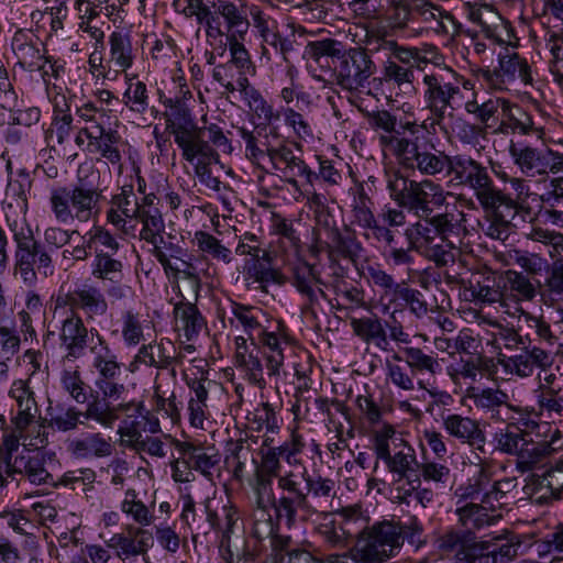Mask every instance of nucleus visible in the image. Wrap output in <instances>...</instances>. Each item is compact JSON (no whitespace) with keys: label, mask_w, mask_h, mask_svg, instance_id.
Returning a JSON list of instances; mask_svg holds the SVG:
<instances>
[{"label":"nucleus","mask_w":563,"mask_h":563,"mask_svg":"<svg viewBox=\"0 0 563 563\" xmlns=\"http://www.w3.org/2000/svg\"><path fill=\"white\" fill-rule=\"evenodd\" d=\"M456 185L465 186L474 191V196L486 212L487 236L505 241L512 231V220L522 206L504 190L499 189L490 177L486 166L471 156H452L449 172Z\"/></svg>","instance_id":"nucleus-1"},{"label":"nucleus","mask_w":563,"mask_h":563,"mask_svg":"<svg viewBox=\"0 0 563 563\" xmlns=\"http://www.w3.org/2000/svg\"><path fill=\"white\" fill-rule=\"evenodd\" d=\"M102 189L79 178L68 186H57L49 192V208L58 223H87L101 212Z\"/></svg>","instance_id":"nucleus-2"},{"label":"nucleus","mask_w":563,"mask_h":563,"mask_svg":"<svg viewBox=\"0 0 563 563\" xmlns=\"http://www.w3.org/2000/svg\"><path fill=\"white\" fill-rule=\"evenodd\" d=\"M386 187L398 207L420 219H428L444 206L449 195L441 184L430 178L410 179L398 169L386 172Z\"/></svg>","instance_id":"nucleus-3"},{"label":"nucleus","mask_w":563,"mask_h":563,"mask_svg":"<svg viewBox=\"0 0 563 563\" xmlns=\"http://www.w3.org/2000/svg\"><path fill=\"white\" fill-rule=\"evenodd\" d=\"M422 101L432 118L433 123L441 126L446 118H452L456 104L462 98L461 85L471 88L470 80H463L450 67L435 68L426 73L422 78Z\"/></svg>","instance_id":"nucleus-4"},{"label":"nucleus","mask_w":563,"mask_h":563,"mask_svg":"<svg viewBox=\"0 0 563 563\" xmlns=\"http://www.w3.org/2000/svg\"><path fill=\"white\" fill-rule=\"evenodd\" d=\"M373 440L376 457L385 462L388 471L397 476V482L407 481L408 488H398L404 493L399 498L411 496L412 490L421 485L419 475L415 474V466H418L415 450L401 438H396L395 429L389 424L375 430Z\"/></svg>","instance_id":"nucleus-5"},{"label":"nucleus","mask_w":563,"mask_h":563,"mask_svg":"<svg viewBox=\"0 0 563 563\" xmlns=\"http://www.w3.org/2000/svg\"><path fill=\"white\" fill-rule=\"evenodd\" d=\"M15 244L14 269L24 285L34 287L37 283V274L47 278L54 275L55 265L52 255L37 241L32 229L27 224L10 227Z\"/></svg>","instance_id":"nucleus-6"},{"label":"nucleus","mask_w":563,"mask_h":563,"mask_svg":"<svg viewBox=\"0 0 563 563\" xmlns=\"http://www.w3.org/2000/svg\"><path fill=\"white\" fill-rule=\"evenodd\" d=\"M311 201L318 206L313 229L314 246L319 251H325L332 261L342 257L355 262L363 252V246L355 233L349 229L344 233L341 232L336 220L321 202L318 194H313Z\"/></svg>","instance_id":"nucleus-7"},{"label":"nucleus","mask_w":563,"mask_h":563,"mask_svg":"<svg viewBox=\"0 0 563 563\" xmlns=\"http://www.w3.org/2000/svg\"><path fill=\"white\" fill-rule=\"evenodd\" d=\"M382 141L390 145L393 156L405 169L417 170L428 177L450 172L452 156L435 150L434 145H420L407 137H385Z\"/></svg>","instance_id":"nucleus-8"},{"label":"nucleus","mask_w":563,"mask_h":563,"mask_svg":"<svg viewBox=\"0 0 563 563\" xmlns=\"http://www.w3.org/2000/svg\"><path fill=\"white\" fill-rule=\"evenodd\" d=\"M356 544L347 554L356 563H384L395 555L404 543L402 530L391 522H380L372 527L364 523V533L357 537Z\"/></svg>","instance_id":"nucleus-9"},{"label":"nucleus","mask_w":563,"mask_h":563,"mask_svg":"<svg viewBox=\"0 0 563 563\" xmlns=\"http://www.w3.org/2000/svg\"><path fill=\"white\" fill-rule=\"evenodd\" d=\"M306 475V467L296 464L279 476L278 488L283 495L275 498L272 506L275 508L277 517L285 518L288 526L295 525L298 518L301 521H308Z\"/></svg>","instance_id":"nucleus-10"},{"label":"nucleus","mask_w":563,"mask_h":563,"mask_svg":"<svg viewBox=\"0 0 563 563\" xmlns=\"http://www.w3.org/2000/svg\"><path fill=\"white\" fill-rule=\"evenodd\" d=\"M364 523L360 508L345 507L323 514L317 531L329 548L341 550L349 548L364 533Z\"/></svg>","instance_id":"nucleus-11"},{"label":"nucleus","mask_w":563,"mask_h":563,"mask_svg":"<svg viewBox=\"0 0 563 563\" xmlns=\"http://www.w3.org/2000/svg\"><path fill=\"white\" fill-rule=\"evenodd\" d=\"M477 78L495 90H508L517 79L526 86L533 81L528 60L518 53L508 52L499 54L498 67L478 69Z\"/></svg>","instance_id":"nucleus-12"},{"label":"nucleus","mask_w":563,"mask_h":563,"mask_svg":"<svg viewBox=\"0 0 563 563\" xmlns=\"http://www.w3.org/2000/svg\"><path fill=\"white\" fill-rule=\"evenodd\" d=\"M509 155L514 164L528 177L555 174L563 169V155L552 150H539L511 141Z\"/></svg>","instance_id":"nucleus-13"},{"label":"nucleus","mask_w":563,"mask_h":563,"mask_svg":"<svg viewBox=\"0 0 563 563\" xmlns=\"http://www.w3.org/2000/svg\"><path fill=\"white\" fill-rule=\"evenodd\" d=\"M338 84L346 90H357L368 82L376 65L365 48L354 47L341 53L334 66Z\"/></svg>","instance_id":"nucleus-14"},{"label":"nucleus","mask_w":563,"mask_h":563,"mask_svg":"<svg viewBox=\"0 0 563 563\" xmlns=\"http://www.w3.org/2000/svg\"><path fill=\"white\" fill-rule=\"evenodd\" d=\"M291 285L303 299L302 311L314 313L325 297L322 289L324 283L316 267L303 261L296 263L291 268Z\"/></svg>","instance_id":"nucleus-15"},{"label":"nucleus","mask_w":563,"mask_h":563,"mask_svg":"<svg viewBox=\"0 0 563 563\" xmlns=\"http://www.w3.org/2000/svg\"><path fill=\"white\" fill-rule=\"evenodd\" d=\"M252 25L262 40V54L269 59L267 46L278 53L285 63H289V53L294 51V41L283 37L278 23L269 14L258 8L251 9Z\"/></svg>","instance_id":"nucleus-16"},{"label":"nucleus","mask_w":563,"mask_h":563,"mask_svg":"<svg viewBox=\"0 0 563 563\" xmlns=\"http://www.w3.org/2000/svg\"><path fill=\"white\" fill-rule=\"evenodd\" d=\"M300 153L301 148L299 146L294 148L284 142L278 144V150L271 159L274 169L280 172L286 177L287 184L294 188L298 187L297 177H303L309 185H312L313 178L317 177L316 173L302 159Z\"/></svg>","instance_id":"nucleus-17"},{"label":"nucleus","mask_w":563,"mask_h":563,"mask_svg":"<svg viewBox=\"0 0 563 563\" xmlns=\"http://www.w3.org/2000/svg\"><path fill=\"white\" fill-rule=\"evenodd\" d=\"M139 211V198L134 192V187L132 184H126L111 196L106 219L117 230L128 234V223L137 218Z\"/></svg>","instance_id":"nucleus-18"},{"label":"nucleus","mask_w":563,"mask_h":563,"mask_svg":"<svg viewBox=\"0 0 563 563\" xmlns=\"http://www.w3.org/2000/svg\"><path fill=\"white\" fill-rule=\"evenodd\" d=\"M437 549L441 553H453L452 563H474V556L481 545H476V537L471 531L450 529L435 538Z\"/></svg>","instance_id":"nucleus-19"},{"label":"nucleus","mask_w":563,"mask_h":563,"mask_svg":"<svg viewBox=\"0 0 563 563\" xmlns=\"http://www.w3.org/2000/svg\"><path fill=\"white\" fill-rule=\"evenodd\" d=\"M59 341L60 347L66 352L65 358L69 361L84 356L89 343H92L90 330L77 313H73L63 321Z\"/></svg>","instance_id":"nucleus-20"},{"label":"nucleus","mask_w":563,"mask_h":563,"mask_svg":"<svg viewBox=\"0 0 563 563\" xmlns=\"http://www.w3.org/2000/svg\"><path fill=\"white\" fill-rule=\"evenodd\" d=\"M136 416H129L118 429L120 445L135 450L148 434L157 433L161 430L159 421L144 415L143 404H137Z\"/></svg>","instance_id":"nucleus-21"},{"label":"nucleus","mask_w":563,"mask_h":563,"mask_svg":"<svg viewBox=\"0 0 563 563\" xmlns=\"http://www.w3.org/2000/svg\"><path fill=\"white\" fill-rule=\"evenodd\" d=\"M64 303L71 309L73 313L77 310L82 311L87 321L104 316L108 311L104 295L99 288L88 284L68 291L65 295Z\"/></svg>","instance_id":"nucleus-22"},{"label":"nucleus","mask_w":563,"mask_h":563,"mask_svg":"<svg viewBox=\"0 0 563 563\" xmlns=\"http://www.w3.org/2000/svg\"><path fill=\"white\" fill-rule=\"evenodd\" d=\"M128 533H115L108 541L107 547L117 550L121 560L145 554L153 547V534L141 527L128 526Z\"/></svg>","instance_id":"nucleus-23"},{"label":"nucleus","mask_w":563,"mask_h":563,"mask_svg":"<svg viewBox=\"0 0 563 563\" xmlns=\"http://www.w3.org/2000/svg\"><path fill=\"white\" fill-rule=\"evenodd\" d=\"M81 133L88 139L90 152L99 154L112 165H121L122 155L118 147L121 136L118 131L96 123L91 128H84Z\"/></svg>","instance_id":"nucleus-24"},{"label":"nucleus","mask_w":563,"mask_h":563,"mask_svg":"<svg viewBox=\"0 0 563 563\" xmlns=\"http://www.w3.org/2000/svg\"><path fill=\"white\" fill-rule=\"evenodd\" d=\"M45 457L36 450L24 449L13 461H8V474H22L35 485L46 484L52 478L45 468Z\"/></svg>","instance_id":"nucleus-25"},{"label":"nucleus","mask_w":563,"mask_h":563,"mask_svg":"<svg viewBox=\"0 0 563 563\" xmlns=\"http://www.w3.org/2000/svg\"><path fill=\"white\" fill-rule=\"evenodd\" d=\"M539 428L540 424L533 420L507 423L494 434L496 449L505 454L517 456L522 445H525L527 438L534 434V430Z\"/></svg>","instance_id":"nucleus-26"},{"label":"nucleus","mask_w":563,"mask_h":563,"mask_svg":"<svg viewBox=\"0 0 563 563\" xmlns=\"http://www.w3.org/2000/svg\"><path fill=\"white\" fill-rule=\"evenodd\" d=\"M152 245L151 254L162 265L166 274L177 275L184 273L188 277L194 275L189 272L192 265L183 258L185 250L177 243L165 241L163 235L159 236Z\"/></svg>","instance_id":"nucleus-27"},{"label":"nucleus","mask_w":563,"mask_h":563,"mask_svg":"<svg viewBox=\"0 0 563 563\" xmlns=\"http://www.w3.org/2000/svg\"><path fill=\"white\" fill-rule=\"evenodd\" d=\"M443 424L450 435L481 453H486V437L477 421L460 415H450L443 420Z\"/></svg>","instance_id":"nucleus-28"},{"label":"nucleus","mask_w":563,"mask_h":563,"mask_svg":"<svg viewBox=\"0 0 563 563\" xmlns=\"http://www.w3.org/2000/svg\"><path fill=\"white\" fill-rule=\"evenodd\" d=\"M416 13L417 19H420L430 30L438 34L455 35L460 32L461 24L453 14L430 1L417 3Z\"/></svg>","instance_id":"nucleus-29"},{"label":"nucleus","mask_w":563,"mask_h":563,"mask_svg":"<svg viewBox=\"0 0 563 563\" xmlns=\"http://www.w3.org/2000/svg\"><path fill=\"white\" fill-rule=\"evenodd\" d=\"M37 40L34 41L33 36L18 31L12 38V51L16 57V65L27 71L43 70L44 64L48 62L47 58L41 54L40 48L36 46Z\"/></svg>","instance_id":"nucleus-30"},{"label":"nucleus","mask_w":563,"mask_h":563,"mask_svg":"<svg viewBox=\"0 0 563 563\" xmlns=\"http://www.w3.org/2000/svg\"><path fill=\"white\" fill-rule=\"evenodd\" d=\"M306 492L308 493V520L312 515L328 514L331 500L335 496L334 482L318 476L317 478L306 475Z\"/></svg>","instance_id":"nucleus-31"},{"label":"nucleus","mask_w":563,"mask_h":563,"mask_svg":"<svg viewBox=\"0 0 563 563\" xmlns=\"http://www.w3.org/2000/svg\"><path fill=\"white\" fill-rule=\"evenodd\" d=\"M239 91L243 96L253 117L260 122L275 123L280 119V112L275 111L273 106L264 98L258 89L251 86L247 77H238Z\"/></svg>","instance_id":"nucleus-32"},{"label":"nucleus","mask_w":563,"mask_h":563,"mask_svg":"<svg viewBox=\"0 0 563 563\" xmlns=\"http://www.w3.org/2000/svg\"><path fill=\"white\" fill-rule=\"evenodd\" d=\"M351 327L354 334L366 344H373L382 351L389 350L390 343L386 329L378 317L354 318L351 320Z\"/></svg>","instance_id":"nucleus-33"},{"label":"nucleus","mask_w":563,"mask_h":563,"mask_svg":"<svg viewBox=\"0 0 563 563\" xmlns=\"http://www.w3.org/2000/svg\"><path fill=\"white\" fill-rule=\"evenodd\" d=\"M467 290L475 303L493 305L498 302L503 308L508 307L500 282H497L494 276H481L470 280Z\"/></svg>","instance_id":"nucleus-34"},{"label":"nucleus","mask_w":563,"mask_h":563,"mask_svg":"<svg viewBox=\"0 0 563 563\" xmlns=\"http://www.w3.org/2000/svg\"><path fill=\"white\" fill-rule=\"evenodd\" d=\"M244 274L247 279L253 283H257L261 286H265L269 283H284L283 274L278 269L272 267L271 255L267 251H263V253L258 254L257 257L246 261Z\"/></svg>","instance_id":"nucleus-35"},{"label":"nucleus","mask_w":563,"mask_h":563,"mask_svg":"<svg viewBox=\"0 0 563 563\" xmlns=\"http://www.w3.org/2000/svg\"><path fill=\"white\" fill-rule=\"evenodd\" d=\"M417 251L428 260L434 262L437 266L453 264L455 257L460 254L455 241L451 240L448 235L434 236Z\"/></svg>","instance_id":"nucleus-36"},{"label":"nucleus","mask_w":563,"mask_h":563,"mask_svg":"<svg viewBox=\"0 0 563 563\" xmlns=\"http://www.w3.org/2000/svg\"><path fill=\"white\" fill-rule=\"evenodd\" d=\"M483 1H472L467 5V16L473 22L481 26L482 32L489 40L498 44L504 41L496 33V23L501 21L500 14L495 11L490 5L482 3Z\"/></svg>","instance_id":"nucleus-37"},{"label":"nucleus","mask_w":563,"mask_h":563,"mask_svg":"<svg viewBox=\"0 0 563 563\" xmlns=\"http://www.w3.org/2000/svg\"><path fill=\"white\" fill-rule=\"evenodd\" d=\"M238 135L244 142V154L245 157L254 165L262 166V163L266 159L271 162L278 144H266L263 141L256 139L253 132H249V128L241 125L234 126Z\"/></svg>","instance_id":"nucleus-38"},{"label":"nucleus","mask_w":563,"mask_h":563,"mask_svg":"<svg viewBox=\"0 0 563 563\" xmlns=\"http://www.w3.org/2000/svg\"><path fill=\"white\" fill-rule=\"evenodd\" d=\"M552 452L551 444L545 440H536L529 435L517 455L516 465L521 472H527L542 463Z\"/></svg>","instance_id":"nucleus-39"},{"label":"nucleus","mask_w":563,"mask_h":563,"mask_svg":"<svg viewBox=\"0 0 563 563\" xmlns=\"http://www.w3.org/2000/svg\"><path fill=\"white\" fill-rule=\"evenodd\" d=\"M187 97L191 98L189 90H186L183 97L165 98L162 101L165 107L163 115L166 121V131L172 132L195 121L185 101Z\"/></svg>","instance_id":"nucleus-40"},{"label":"nucleus","mask_w":563,"mask_h":563,"mask_svg":"<svg viewBox=\"0 0 563 563\" xmlns=\"http://www.w3.org/2000/svg\"><path fill=\"white\" fill-rule=\"evenodd\" d=\"M504 298L514 297L516 301L532 300L536 296V288L530 279L516 271H506L500 277Z\"/></svg>","instance_id":"nucleus-41"},{"label":"nucleus","mask_w":563,"mask_h":563,"mask_svg":"<svg viewBox=\"0 0 563 563\" xmlns=\"http://www.w3.org/2000/svg\"><path fill=\"white\" fill-rule=\"evenodd\" d=\"M91 274L95 278L100 280L121 283L124 278V265L115 255H109L102 253V251H95Z\"/></svg>","instance_id":"nucleus-42"},{"label":"nucleus","mask_w":563,"mask_h":563,"mask_svg":"<svg viewBox=\"0 0 563 563\" xmlns=\"http://www.w3.org/2000/svg\"><path fill=\"white\" fill-rule=\"evenodd\" d=\"M214 8L216 13L224 20L225 29L231 38L244 37L246 35L251 23L236 4L219 0Z\"/></svg>","instance_id":"nucleus-43"},{"label":"nucleus","mask_w":563,"mask_h":563,"mask_svg":"<svg viewBox=\"0 0 563 563\" xmlns=\"http://www.w3.org/2000/svg\"><path fill=\"white\" fill-rule=\"evenodd\" d=\"M120 508L122 514L141 528L154 523L153 510L139 498V494L133 488L125 490Z\"/></svg>","instance_id":"nucleus-44"},{"label":"nucleus","mask_w":563,"mask_h":563,"mask_svg":"<svg viewBox=\"0 0 563 563\" xmlns=\"http://www.w3.org/2000/svg\"><path fill=\"white\" fill-rule=\"evenodd\" d=\"M389 305L407 308L416 318L421 319L429 312V303L424 295L416 288H411L407 282L402 280V285Z\"/></svg>","instance_id":"nucleus-45"},{"label":"nucleus","mask_w":563,"mask_h":563,"mask_svg":"<svg viewBox=\"0 0 563 563\" xmlns=\"http://www.w3.org/2000/svg\"><path fill=\"white\" fill-rule=\"evenodd\" d=\"M177 321L181 322L184 334L188 341L198 336L206 327V321L195 303L180 301L174 307Z\"/></svg>","instance_id":"nucleus-46"},{"label":"nucleus","mask_w":563,"mask_h":563,"mask_svg":"<svg viewBox=\"0 0 563 563\" xmlns=\"http://www.w3.org/2000/svg\"><path fill=\"white\" fill-rule=\"evenodd\" d=\"M488 324L495 329L490 334L492 339L488 343L499 351V355H501L500 351L503 347L508 351L522 350L523 345L526 346L529 341L528 335L522 336L514 328L505 327L496 320H489Z\"/></svg>","instance_id":"nucleus-47"},{"label":"nucleus","mask_w":563,"mask_h":563,"mask_svg":"<svg viewBox=\"0 0 563 563\" xmlns=\"http://www.w3.org/2000/svg\"><path fill=\"white\" fill-rule=\"evenodd\" d=\"M489 508L485 504H467L456 510L460 523L466 529L465 531L474 532L485 526L495 522L496 517L489 516L487 510Z\"/></svg>","instance_id":"nucleus-48"},{"label":"nucleus","mask_w":563,"mask_h":563,"mask_svg":"<svg viewBox=\"0 0 563 563\" xmlns=\"http://www.w3.org/2000/svg\"><path fill=\"white\" fill-rule=\"evenodd\" d=\"M366 119L372 130L384 132L379 135V144L391 153L390 145L382 140L385 137H402L401 133L397 130V117L387 110H376L367 112Z\"/></svg>","instance_id":"nucleus-49"},{"label":"nucleus","mask_w":563,"mask_h":563,"mask_svg":"<svg viewBox=\"0 0 563 563\" xmlns=\"http://www.w3.org/2000/svg\"><path fill=\"white\" fill-rule=\"evenodd\" d=\"M258 342L264 347L266 355V366L268 369V376H275L279 373V367L284 363L283 343L274 332L262 331L258 338Z\"/></svg>","instance_id":"nucleus-50"},{"label":"nucleus","mask_w":563,"mask_h":563,"mask_svg":"<svg viewBox=\"0 0 563 563\" xmlns=\"http://www.w3.org/2000/svg\"><path fill=\"white\" fill-rule=\"evenodd\" d=\"M499 109H501L504 114H507L511 109V104L507 100L500 98L488 99L482 103L476 99L465 102V111L468 114L475 115V118L484 124L485 128L488 126V121L496 115Z\"/></svg>","instance_id":"nucleus-51"},{"label":"nucleus","mask_w":563,"mask_h":563,"mask_svg":"<svg viewBox=\"0 0 563 563\" xmlns=\"http://www.w3.org/2000/svg\"><path fill=\"white\" fill-rule=\"evenodd\" d=\"M365 277L382 290L383 297L387 298L388 301L395 297L402 285V280L397 282L378 263L369 264L365 267Z\"/></svg>","instance_id":"nucleus-52"},{"label":"nucleus","mask_w":563,"mask_h":563,"mask_svg":"<svg viewBox=\"0 0 563 563\" xmlns=\"http://www.w3.org/2000/svg\"><path fill=\"white\" fill-rule=\"evenodd\" d=\"M137 220L142 228L140 230V239L146 243H155L165 231V222L161 210L139 211Z\"/></svg>","instance_id":"nucleus-53"},{"label":"nucleus","mask_w":563,"mask_h":563,"mask_svg":"<svg viewBox=\"0 0 563 563\" xmlns=\"http://www.w3.org/2000/svg\"><path fill=\"white\" fill-rule=\"evenodd\" d=\"M111 60L122 70L131 67L133 63L132 43L128 34L113 32L109 38Z\"/></svg>","instance_id":"nucleus-54"},{"label":"nucleus","mask_w":563,"mask_h":563,"mask_svg":"<svg viewBox=\"0 0 563 563\" xmlns=\"http://www.w3.org/2000/svg\"><path fill=\"white\" fill-rule=\"evenodd\" d=\"M194 241L198 249L210 255L213 260L229 264L232 261V252L220 240L205 231H197Z\"/></svg>","instance_id":"nucleus-55"},{"label":"nucleus","mask_w":563,"mask_h":563,"mask_svg":"<svg viewBox=\"0 0 563 563\" xmlns=\"http://www.w3.org/2000/svg\"><path fill=\"white\" fill-rule=\"evenodd\" d=\"M121 334L124 344L134 347L144 341L143 320L139 312L125 310L121 316Z\"/></svg>","instance_id":"nucleus-56"},{"label":"nucleus","mask_w":563,"mask_h":563,"mask_svg":"<svg viewBox=\"0 0 563 563\" xmlns=\"http://www.w3.org/2000/svg\"><path fill=\"white\" fill-rule=\"evenodd\" d=\"M69 450L77 455L89 453L96 456H109L112 453V445L100 434H91L82 440H74L69 443Z\"/></svg>","instance_id":"nucleus-57"},{"label":"nucleus","mask_w":563,"mask_h":563,"mask_svg":"<svg viewBox=\"0 0 563 563\" xmlns=\"http://www.w3.org/2000/svg\"><path fill=\"white\" fill-rule=\"evenodd\" d=\"M148 91L143 81L132 79L122 96V103L137 114H144L148 109Z\"/></svg>","instance_id":"nucleus-58"},{"label":"nucleus","mask_w":563,"mask_h":563,"mask_svg":"<svg viewBox=\"0 0 563 563\" xmlns=\"http://www.w3.org/2000/svg\"><path fill=\"white\" fill-rule=\"evenodd\" d=\"M517 487V481L512 478H504L497 481L492 486V489L485 493L482 503L485 504L489 510H496L506 506L510 498L509 494Z\"/></svg>","instance_id":"nucleus-59"},{"label":"nucleus","mask_w":563,"mask_h":563,"mask_svg":"<svg viewBox=\"0 0 563 563\" xmlns=\"http://www.w3.org/2000/svg\"><path fill=\"white\" fill-rule=\"evenodd\" d=\"M517 313L519 317H525L528 327L536 330V334L542 342L547 343L549 346H563L556 331L552 330V327L542 317L532 316L521 307H517L512 316H516Z\"/></svg>","instance_id":"nucleus-60"},{"label":"nucleus","mask_w":563,"mask_h":563,"mask_svg":"<svg viewBox=\"0 0 563 563\" xmlns=\"http://www.w3.org/2000/svg\"><path fill=\"white\" fill-rule=\"evenodd\" d=\"M232 314L238 320V322L243 327L244 331L249 335V339L253 344L254 338L253 332L256 330H261L262 325L260 323L258 317L263 314L261 308L244 306L242 303L234 302L232 306Z\"/></svg>","instance_id":"nucleus-61"},{"label":"nucleus","mask_w":563,"mask_h":563,"mask_svg":"<svg viewBox=\"0 0 563 563\" xmlns=\"http://www.w3.org/2000/svg\"><path fill=\"white\" fill-rule=\"evenodd\" d=\"M431 224L435 227L440 235L452 234L459 236L461 231H464L463 222L465 221V214L463 212H449L431 214Z\"/></svg>","instance_id":"nucleus-62"},{"label":"nucleus","mask_w":563,"mask_h":563,"mask_svg":"<svg viewBox=\"0 0 563 563\" xmlns=\"http://www.w3.org/2000/svg\"><path fill=\"white\" fill-rule=\"evenodd\" d=\"M244 37H235L231 40V58L228 62L229 64H232L233 68L239 70V77H246L247 75H253L255 73V67L251 60L250 54L242 43Z\"/></svg>","instance_id":"nucleus-63"},{"label":"nucleus","mask_w":563,"mask_h":563,"mask_svg":"<svg viewBox=\"0 0 563 563\" xmlns=\"http://www.w3.org/2000/svg\"><path fill=\"white\" fill-rule=\"evenodd\" d=\"M89 236V243H91L95 251H102V253L109 255H117L120 249V244L113 234L103 227H93L87 232L82 239Z\"/></svg>","instance_id":"nucleus-64"}]
</instances>
